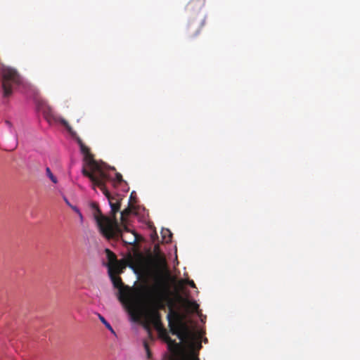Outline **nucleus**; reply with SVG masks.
Segmentation results:
<instances>
[{
  "label": "nucleus",
  "mask_w": 360,
  "mask_h": 360,
  "mask_svg": "<svg viewBox=\"0 0 360 360\" xmlns=\"http://www.w3.org/2000/svg\"><path fill=\"white\" fill-rule=\"evenodd\" d=\"M168 288L162 281L150 286H145L141 290V298L146 309H156L157 311L165 309V300L168 299L169 312L167 315L170 333L176 335L184 342H197L200 336H196L184 323V316L175 307V303L169 298Z\"/></svg>",
  "instance_id": "nucleus-1"
},
{
  "label": "nucleus",
  "mask_w": 360,
  "mask_h": 360,
  "mask_svg": "<svg viewBox=\"0 0 360 360\" xmlns=\"http://www.w3.org/2000/svg\"><path fill=\"white\" fill-rule=\"evenodd\" d=\"M110 179L108 175L107 178H96V181H91L93 189L98 187L103 193L108 198V202L111 208V217H107L102 214L98 206L93 203L92 207L95 210L94 212V218L99 229L100 233L107 239L110 240L114 237L119 231V225L116 218V214L120 211L122 197L121 195H111L105 187V181Z\"/></svg>",
  "instance_id": "nucleus-2"
},
{
  "label": "nucleus",
  "mask_w": 360,
  "mask_h": 360,
  "mask_svg": "<svg viewBox=\"0 0 360 360\" xmlns=\"http://www.w3.org/2000/svg\"><path fill=\"white\" fill-rule=\"evenodd\" d=\"M82 153L84 155V160L89 169L83 167L82 174L88 177L91 181H96V179L107 178L108 174L103 164H100L94 159L93 155L90 153V149L83 143H80Z\"/></svg>",
  "instance_id": "nucleus-3"
},
{
  "label": "nucleus",
  "mask_w": 360,
  "mask_h": 360,
  "mask_svg": "<svg viewBox=\"0 0 360 360\" xmlns=\"http://www.w3.org/2000/svg\"><path fill=\"white\" fill-rule=\"evenodd\" d=\"M121 238L122 240L127 245H134L140 240V236L134 231L129 230L127 227L124 226L122 231L119 227V231L116 233L112 238ZM112 239V238H110Z\"/></svg>",
  "instance_id": "nucleus-4"
},
{
  "label": "nucleus",
  "mask_w": 360,
  "mask_h": 360,
  "mask_svg": "<svg viewBox=\"0 0 360 360\" xmlns=\"http://www.w3.org/2000/svg\"><path fill=\"white\" fill-rule=\"evenodd\" d=\"M158 333L160 338L167 344L168 349L173 355H177L180 353L182 349L181 343L176 342L174 340H172L168 335L165 328L161 329Z\"/></svg>",
  "instance_id": "nucleus-5"
},
{
  "label": "nucleus",
  "mask_w": 360,
  "mask_h": 360,
  "mask_svg": "<svg viewBox=\"0 0 360 360\" xmlns=\"http://www.w3.org/2000/svg\"><path fill=\"white\" fill-rule=\"evenodd\" d=\"M136 313L139 316L143 317L145 320L150 323L161 321V314L160 311H157L155 309H146L141 307H138L136 309Z\"/></svg>",
  "instance_id": "nucleus-6"
},
{
  "label": "nucleus",
  "mask_w": 360,
  "mask_h": 360,
  "mask_svg": "<svg viewBox=\"0 0 360 360\" xmlns=\"http://www.w3.org/2000/svg\"><path fill=\"white\" fill-rule=\"evenodd\" d=\"M204 24L205 18L202 17H200L198 19L190 20L187 26V31L189 37L191 38L197 37Z\"/></svg>",
  "instance_id": "nucleus-7"
},
{
  "label": "nucleus",
  "mask_w": 360,
  "mask_h": 360,
  "mask_svg": "<svg viewBox=\"0 0 360 360\" xmlns=\"http://www.w3.org/2000/svg\"><path fill=\"white\" fill-rule=\"evenodd\" d=\"M105 252L108 260V269L112 267L115 272L122 271L125 265L122 261L117 260L116 255L108 248L105 250Z\"/></svg>",
  "instance_id": "nucleus-8"
},
{
  "label": "nucleus",
  "mask_w": 360,
  "mask_h": 360,
  "mask_svg": "<svg viewBox=\"0 0 360 360\" xmlns=\"http://www.w3.org/2000/svg\"><path fill=\"white\" fill-rule=\"evenodd\" d=\"M178 300L182 302L184 307L188 312H197L199 305L195 301H191L186 298H183L181 295L177 296Z\"/></svg>",
  "instance_id": "nucleus-9"
},
{
  "label": "nucleus",
  "mask_w": 360,
  "mask_h": 360,
  "mask_svg": "<svg viewBox=\"0 0 360 360\" xmlns=\"http://www.w3.org/2000/svg\"><path fill=\"white\" fill-rule=\"evenodd\" d=\"M122 272V271L115 272V269H113L112 267L109 268L108 269V274L114 287L120 290L122 288L123 283L122 278L117 276V274H121Z\"/></svg>",
  "instance_id": "nucleus-10"
},
{
  "label": "nucleus",
  "mask_w": 360,
  "mask_h": 360,
  "mask_svg": "<svg viewBox=\"0 0 360 360\" xmlns=\"http://www.w3.org/2000/svg\"><path fill=\"white\" fill-rule=\"evenodd\" d=\"M205 0H191L187 4L188 11H200L205 4Z\"/></svg>",
  "instance_id": "nucleus-11"
},
{
  "label": "nucleus",
  "mask_w": 360,
  "mask_h": 360,
  "mask_svg": "<svg viewBox=\"0 0 360 360\" xmlns=\"http://www.w3.org/2000/svg\"><path fill=\"white\" fill-rule=\"evenodd\" d=\"M161 235L163 242L168 243L172 241V233L168 229H162L161 231Z\"/></svg>",
  "instance_id": "nucleus-12"
},
{
  "label": "nucleus",
  "mask_w": 360,
  "mask_h": 360,
  "mask_svg": "<svg viewBox=\"0 0 360 360\" xmlns=\"http://www.w3.org/2000/svg\"><path fill=\"white\" fill-rule=\"evenodd\" d=\"M132 208L131 207L130 203L129 204L128 207L125 209H124L121 212V221L122 222H124L126 220V218L130 215L131 213Z\"/></svg>",
  "instance_id": "nucleus-13"
},
{
  "label": "nucleus",
  "mask_w": 360,
  "mask_h": 360,
  "mask_svg": "<svg viewBox=\"0 0 360 360\" xmlns=\"http://www.w3.org/2000/svg\"><path fill=\"white\" fill-rule=\"evenodd\" d=\"M46 173L53 184H56L58 182L57 178L53 174L49 167H46Z\"/></svg>",
  "instance_id": "nucleus-14"
},
{
  "label": "nucleus",
  "mask_w": 360,
  "mask_h": 360,
  "mask_svg": "<svg viewBox=\"0 0 360 360\" xmlns=\"http://www.w3.org/2000/svg\"><path fill=\"white\" fill-rule=\"evenodd\" d=\"M99 316V319L101 320V321L105 326V327L110 330L111 331V333H114L115 334V331L114 330L112 329V326H110V324L105 319V318L103 316H102L101 315H98Z\"/></svg>",
  "instance_id": "nucleus-15"
},
{
  "label": "nucleus",
  "mask_w": 360,
  "mask_h": 360,
  "mask_svg": "<svg viewBox=\"0 0 360 360\" xmlns=\"http://www.w3.org/2000/svg\"><path fill=\"white\" fill-rule=\"evenodd\" d=\"M179 284L181 286H182L184 284H187L189 285L191 288H196L194 281L190 279L181 280L179 281Z\"/></svg>",
  "instance_id": "nucleus-16"
},
{
  "label": "nucleus",
  "mask_w": 360,
  "mask_h": 360,
  "mask_svg": "<svg viewBox=\"0 0 360 360\" xmlns=\"http://www.w3.org/2000/svg\"><path fill=\"white\" fill-rule=\"evenodd\" d=\"M71 208L77 213V214H78L80 221L82 222L84 219L83 215L80 210L78 209V207H77L76 206H71Z\"/></svg>",
  "instance_id": "nucleus-17"
},
{
  "label": "nucleus",
  "mask_w": 360,
  "mask_h": 360,
  "mask_svg": "<svg viewBox=\"0 0 360 360\" xmlns=\"http://www.w3.org/2000/svg\"><path fill=\"white\" fill-rule=\"evenodd\" d=\"M152 324L154 326L158 332L161 330V329L165 328L161 321L153 323Z\"/></svg>",
  "instance_id": "nucleus-18"
},
{
  "label": "nucleus",
  "mask_w": 360,
  "mask_h": 360,
  "mask_svg": "<svg viewBox=\"0 0 360 360\" xmlns=\"http://www.w3.org/2000/svg\"><path fill=\"white\" fill-rule=\"evenodd\" d=\"M152 324L154 326L158 332L161 330V329L165 328L161 321L153 323Z\"/></svg>",
  "instance_id": "nucleus-19"
},
{
  "label": "nucleus",
  "mask_w": 360,
  "mask_h": 360,
  "mask_svg": "<svg viewBox=\"0 0 360 360\" xmlns=\"http://www.w3.org/2000/svg\"><path fill=\"white\" fill-rule=\"evenodd\" d=\"M115 181L117 183H122L123 181L122 176L121 174H120V173L115 174Z\"/></svg>",
  "instance_id": "nucleus-20"
},
{
  "label": "nucleus",
  "mask_w": 360,
  "mask_h": 360,
  "mask_svg": "<svg viewBox=\"0 0 360 360\" xmlns=\"http://www.w3.org/2000/svg\"><path fill=\"white\" fill-rule=\"evenodd\" d=\"M144 347H145L146 351L147 352L148 358L150 359L151 356V352H150V351L149 349V347L146 342H144Z\"/></svg>",
  "instance_id": "nucleus-21"
},
{
  "label": "nucleus",
  "mask_w": 360,
  "mask_h": 360,
  "mask_svg": "<svg viewBox=\"0 0 360 360\" xmlns=\"http://www.w3.org/2000/svg\"><path fill=\"white\" fill-rule=\"evenodd\" d=\"M158 262H159L160 265H163V266L166 265V261H165V259L164 258L160 257L158 259Z\"/></svg>",
  "instance_id": "nucleus-22"
},
{
  "label": "nucleus",
  "mask_w": 360,
  "mask_h": 360,
  "mask_svg": "<svg viewBox=\"0 0 360 360\" xmlns=\"http://www.w3.org/2000/svg\"><path fill=\"white\" fill-rule=\"evenodd\" d=\"M61 123H62L65 127H66L68 126V122H67L66 120H61Z\"/></svg>",
  "instance_id": "nucleus-23"
},
{
  "label": "nucleus",
  "mask_w": 360,
  "mask_h": 360,
  "mask_svg": "<svg viewBox=\"0 0 360 360\" xmlns=\"http://www.w3.org/2000/svg\"><path fill=\"white\" fill-rule=\"evenodd\" d=\"M65 201L66 204L68 206H70V207H71V206H72L65 198Z\"/></svg>",
  "instance_id": "nucleus-24"
},
{
  "label": "nucleus",
  "mask_w": 360,
  "mask_h": 360,
  "mask_svg": "<svg viewBox=\"0 0 360 360\" xmlns=\"http://www.w3.org/2000/svg\"><path fill=\"white\" fill-rule=\"evenodd\" d=\"M6 123L9 126L11 127V123L9 122V121H6Z\"/></svg>",
  "instance_id": "nucleus-25"
}]
</instances>
